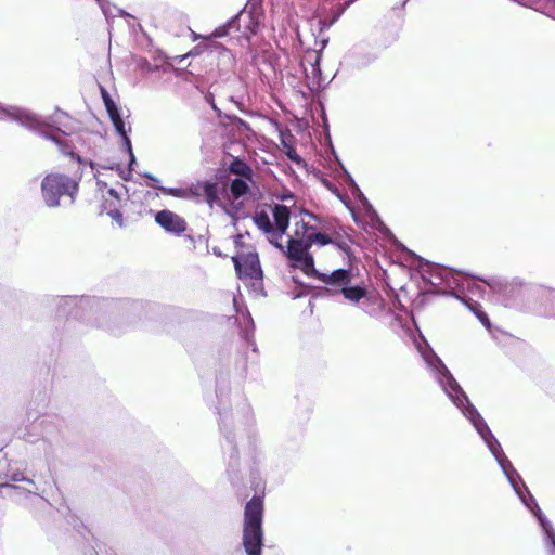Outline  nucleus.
Here are the masks:
<instances>
[{"label": "nucleus", "mask_w": 555, "mask_h": 555, "mask_svg": "<svg viewBox=\"0 0 555 555\" xmlns=\"http://www.w3.org/2000/svg\"><path fill=\"white\" fill-rule=\"evenodd\" d=\"M263 500L253 496L245 505L242 543L247 555H261L263 546Z\"/></svg>", "instance_id": "1"}, {"label": "nucleus", "mask_w": 555, "mask_h": 555, "mask_svg": "<svg viewBox=\"0 0 555 555\" xmlns=\"http://www.w3.org/2000/svg\"><path fill=\"white\" fill-rule=\"evenodd\" d=\"M79 190V181L59 172L48 173L41 181V193L49 207H57L63 196L74 201Z\"/></svg>", "instance_id": "2"}, {"label": "nucleus", "mask_w": 555, "mask_h": 555, "mask_svg": "<svg viewBox=\"0 0 555 555\" xmlns=\"http://www.w3.org/2000/svg\"><path fill=\"white\" fill-rule=\"evenodd\" d=\"M319 279L333 287V294H341L348 301L359 302L367 295V288L363 282L352 285V273L350 270L337 269L331 274H320Z\"/></svg>", "instance_id": "3"}, {"label": "nucleus", "mask_w": 555, "mask_h": 555, "mask_svg": "<svg viewBox=\"0 0 555 555\" xmlns=\"http://www.w3.org/2000/svg\"><path fill=\"white\" fill-rule=\"evenodd\" d=\"M301 232L294 233L287 241L286 250L282 249L288 259L295 262L304 273L309 274L314 271V259L309 253L311 246L308 238L301 237Z\"/></svg>", "instance_id": "4"}, {"label": "nucleus", "mask_w": 555, "mask_h": 555, "mask_svg": "<svg viewBox=\"0 0 555 555\" xmlns=\"http://www.w3.org/2000/svg\"><path fill=\"white\" fill-rule=\"evenodd\" d=\"M240 278L260 279L262 271L257 253H247L232 258Z\"/></svg>", "instance_id": "5"}, {"label": "nucleus", "mask_w": 555, "mask_h": 555, "mask_svg": "<svg viewBox=\"0 0 555 555\" xmlns=\"http://www.w3.org/2000/svg\"><path fill=\"white\" fill-rule=\"evenodd\" d=\"M189 198H203L212 208L220 204L218 183L215 181H196L188 188Z\"/></svg>", "instance_id": "6"}, {"label": "nucleus", "mask_w": 555, "mask_h": 555, "mask_svg": "<svg viewBox=\"0 0 555 555\" xmlns=\"http://www.w3.org/2000/svg\"><path fill=\"white\" fill-rule=\"evenodd\" d=\"M155 222L164 231L179 236L188 230L186 220L175 211L163 209L155 215Z\"/></svg>", "instance_id": "7"}, {"label": "nucleus", "mask_w": 555, "mask_h": 555, "mask_svg": "<svg viewBox=\"0 0 555 555\" xmlns=\"http://www.w3.org/2000/svg\"><path fill=\"white\" fill-rule=\"evenodd\" d=\"M274 219V240L269 238L270 243L276 248L283 249V245L280 243L283 234L286 232L289 225L291 211L287 206L275 204L272 209Z\"/></svg>", "instance_id": "8"}, {"label": "nucleus", "mask_w": 555, "mask_h": 555, "mask_svg": "<svg viewBox=\"0 0 555 555\" xmlns=\"http://www.w3.org/2000/svg\"><path fill=\"white\" fill-rule=\"evenodd\" d=\"M229 26L235 27L242 33V36L249 39L258 30L259 23L250 12H241L234 18L229 21Z\"/></svg>", "instance_id": "9"}, {"label": "nucleus", "mask_w": 555, "mask_h": 555, "mask_svg": "<svg viewBox=\"0 0 555 555\" xmlns=\"http://www.w3.org/2000/svg\"><path fill=\"white\" fill-rule=\"evenodd\" d=\"M228 170L231 175H235L240 178H245L246 180L254 182V170L253 168L243 159L235 157L230 163Z\"/></svg>", "instance_id": "10"}, {"label": "nucleus", "mask_w": 555, "mask_h": 555, "mask_svg": "<svg viewBox=\"0 0 555 555\" xmlns=\"http://www.w3.org/2000/svg\"><path fill=\"white\" fill-rule=\"evenodd\" d=\"M253 221L260 231L269 236V238L274 240V225L267 211H256L253 217Z\"/></svg>", "instance_id": "11"}, {"label": "nucleus", "mask_w": 555, "mask_h": 555, "mask_svg": "<svg viewBox=\"0 0 555 555\" xmlns=\"http://www.w3.org/2000/svg\"><path fill=\"white\" fill-rule=\"evenodd\" d=\"M248 180L245 178H235L230 183V193L234 199H238L242 196L250 193V186Z\"/></svg>", "instance_id": "12"}, {"label": "nucleus", "mask_w": 555, "mask_h": 555, "mask_svg": "<svg viewBox=\"0 0 555 555\" xmlns=\"http://www.w3.org/2000/svg\"><path fill=\"white\" fill-rule=\"evenodd\" d=\"M332 245L337 246L340 250L346 254L350 253V237L348 235H341L339 233H334L331 236Z\"/></svg>", "instance_id": "13"}, {"label": "nucleus", "mask_w": 555, "mask_h": 555, "mask_svg": "<svg viewBox=\"0 0 555 555\" xmlns=\"http://www.w3.org/2000/svg\"><path fill=\"white\" fill-rule=\"evenodd\" d=\"M53 141L59 145L61 153H63L64 155L70 156L73 159H76L78 163H81L80 156L74 152L73 145L69 144L68 140L53 138Z\"/></svg>", "instance_id": "14"}, {"label": "nucleus", "mask_w": 555, "mask_h": 555, "mask_svg": "<svg viewBox=\"0 0 555 555\" xmlns=\"http://www.w3.org/2000/svg\"><path fill=\"white\" fill-rule=\"evenodd\" d=\"M109 118H111V121L113 122L114 127H115V130L117 131L118 134H120L127 142L128 145H130V141L127 137V132H126V129H125V122L119 114V111L114 113V114H111L108 115Z\"/></svg>", "instance_id": "15"}, {"label": "nucleus", "mask_w": 555, "mask_h": 555, "mask_svg": "<svg viewBox=\"0 0 555 555\" xmlns=\"http://www.w3.org/2000/svg\"><path fill=\"white\" fill-rule=\"evenodd\" d=\"M331 236L332 235H327L325 233H321V232H311L308 236V242L310 243V246L312 247V245L314 243H318L320 244L321 246H325V245H330L332 243L331 241Z\"/></svg>", "instance_id": "16"}, {"label": "nucleus", "mask_w": 555, "mask_h": 555, "mask_svg": "<svg viewBox=\"0 0 555 555\" xmlns=\"http://www.w3.org/2000/svg\"><path fill=\"white\" fill-rule=\"evenodd\" d=\"M165 195H171L179 198H189L188 188H158Z\"/></svg>", "instance_id": "17"}, {"label": "nucleus", "mask_w": 555, "mask_h": 555, "mask_svg": "<svg viewBox=\"0 0 555 555\" xmlns=\"http://www.w3.org/2000/svg\"><path fill=\"white\" fill-rule=\"evenodd\" d=\"M318 230V225H310L309 222H305L304 220L301 222H298L295 224V231L294 233L301 232L302 234H299L301 237L308 238L309 234L311 232H314Z\"/></svg>", "instance_id": "18"}, {"label": "nucleus", "mask_w": 555, "mask_h": 555, "mask_svg": "<svg viewBox=\"0 0 555 555\" xmlns=\"http://www.w3.org/2000/svg\"><path fill=\"white\" fill-rule=\"evenodd\" d=\"M233 27L229 26V22L223 25V26H220V27H217L212 34L210 35L209 38L214 37V38H221V37H224L229 34V30L232 29Z\"/></svg>", "instance_id": "19"}, {"label": "nucleus", "mask_w": 555, "mask_h": 555, "mask_svg": "<svg viewBox=\"0 0 555 555\" xmlns=\"http://www.w3.org/2000/svg\"><path fill=\"white\" fill-rule=\"evenodd\" d=\"M108 215L118 223L119 227L122 225V214L118 209L109 210Z\"/></svg>", "instance_id": "20"}, {"label": "nucleus", "mask_w": 555, "mask_h": 555, "mask_svg": "<svg viewBox=\"0 0 555 555\" xmlns=\"http://www.w3.org/2000/svg\"><path fill=\"white\" fill-rule=\"evenodd\" d=\"M104 105H105V108H106V112L108 115L118 112L117 105L115 104V102L113 100L106 101V103H104Z\"/></svg>", "instance_id": "21"}, {"label": "nucleus", "mask_w": 555, "mask_h": 555, "mask_svg": "<svg viewBox=\"0 0 555 555\" xmlns=\"http://www.w3.org/2000/svg\"><path fill=\"white\" fill-rule=\"evenodd\" d=\"M5 467H7V463L0 461V486L7 485L8 478H7V475H3Z\"/></svg>", "instance_id": "22"}, {"label": "nucleus", "mask_w": 555, "mask_h": 555, "mask_svg": "<svg viewBox=\"0 0 555 555\" xmlns=\"http://www.w3.org/2000/svg\"><path fill=\"white\" fill-rule=\"evenodd\" d=\"M301 215L304 216H307L308 218H310L311 220L315 221L318 224H321L322 223V220L320 217H318L317 215H314L313 212H310L306 209H302L300 211Z\"/></svg>", "instance_id": "23"}, {"label": "nucleus", "mask_w": 555, "mask_h": 555, "mask_svg": "<svg viewBox=\"0 0 555 555\" xmlns=\"http://www.w3.org/2000/svg\"><path fill=\"white\" fill-rule=\"evenodd\" d=\"M286 155L289 159H292L296 163H299V160H300V157L298 156V154L294 147H289L286 152Z\"/></svg>", "instance_id": "24"}, {"label": "nucleus", "mask_w": 555, "mask_h": 555, "mask_svg": "<svg viewBox=\"0 0 555 555\" xmlns=\"http://www.w3.org/2000/svg\"><path fill=\"white\" fill-rule=\"evenodd\" d=\"M101 96H102L103 103H106V101L113 100L111 98L109 93L107 92V90L103 87H101Z\"/></svg>", "instance_id": "25"}, {"label": "nucleus", "mask_w": 555, "mask_h": 555, "mask_svg": "<svg viewBox=\"0 0 555 555\" xmlns=\"http://www.w3.org/2000/svg\"><path fill=\"white\" fill-rule=\"evenodd\" d=\"M195 54H197V53H196L195 51H193V50H192V51H190L189 53H186V54H184V55L178 56L177 59H179L180 61H182V60L186 59L188 56H190V55H195Z\"/></svg>", "instance_id": "26"}, {"label": "nucleus", "mask_w": 555, "mask_h": 555, "mask_svg": "<svg viewBox=\"0 0 555 555\" xmlns=\"http://www.w3.org/2000/svg\"><path fill=\"white\" fill-rule=\"evenodd\" d=\"M206 99H207V101H208V102H210V104H211L212 108H214V109H217V107H216V105H215V103H214V100H212V95H210L209 98L207 96Z\"/></svg>", "instance_id": "27"}, {"label": "nucleus", "mask_w": 555, "mask_h": 555, "mask_svg": "<svg viewBox=\"0 0 555 555\" xmlns=\"http://www.w3.org/2000/svg\"><path fill=\"white\" fill-rule=\"evenodd\" d=\"M480 320H481V321L486 320V321L489 323L488 317H486V315H485V318H481V317H480Z\"/></svg>", "instance_id": "28"}]
</instances>
